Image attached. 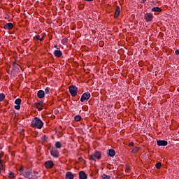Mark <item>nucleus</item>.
I'll return each instance as SVG.
<instances>
[{"instance_id": "1", "label": "nucleus", "mask_w": 179, "mask_h": 179, "mask_svg": "<svg viewBox=\"0 0 179 179\" xmlns=\"http://www.w3.org/2000/svg\"><path fill=\"white\" fill-rule=\"evenodd\" d=\"M44 125V123H43V121L40 120L38 117H34L32 119L31 122V127L32 128H37L38 129H41Z\"/></svg>"}, {"instance_id": "2", "label": "nucleus", "mask_w": 179, "mask_h": 179, "mask_svg": "<svg viewBox=\"0 0 179 179\" xmlns=\"http://www.w3.org/2000/svg\"><path fill=\"white\" fill-rule=\"evenodd\" d=\"M69 91L71 96H72V97H75L76 96H78V87L75 85H70L69 87Z\"/></svg>"}, {"instance_id": "3", "label": "nucleus", "mask_w": 179, "mask_h": 179, "mask_svg": "<svg viewBox=\"0 0 179 179\" xmlns=\"http://www.w3.org/2000/svg\"><path fill=\"white\" fill-rule=\"evenodd\" d=\"M101 157V153H100V152L99 151H96L94 154H92V155H90V159L95 162L96 159H98V160H99Z\"/></svg>"}, {"instance_id": "4", "label": "nucleus", "mask_w": 179, "mask_h": 179, "mask_svg": "<svg viewBox=\"0 0 179 179\" xmlns=\"http://www.w3.org/2000/svg\"><path fill=\"white\" fill-rule=\"evenodd\" d=\"M90 99V93L89 92H87L84 93L80 98L81 103H83V101H87Z\"/></svg>"}, {"instance_id": "5", "label": "nucleus", "mask_w": 179, "mask_h": 179, "mask_svg": "<svg viewBox=\"0 0 179 179\" xmlns=\"http://www.w3.org/2000/svg\"><path fill=\"white\" fill-rule=\"evenodd\" d=\"M144 20H145V22H152V20H153V14L150 13H146L144 15Z\"/></svg>"}, {"instance_id": "6", "label": "nucleus", "mask_w": 179, "mask_h": 179, "mask_svg": "<svg viewBox=\"0 0 179 179\" xmlns=\"http://www.w3.org/2000/svg\"><path fill=\"white\" fill-rule=\"evenodd\" d=\"M50 155L53 157H59V151H58V150H57L56 148H52L50 150Z\"/></svg>"}, {"instance_id": "7", "label": "nucleus", "mask_w": 179, "mask_h": 179, "mask_svg": "<svg viewBox=\"0 0 179 179\" xmlns=\"http://www.w3.org/2000/svg\"><path fill=\"white\" fill-rule=\"evenodd\" d=\"M45 167L46 169H52L54 167V162L52 160H48L45 162Z\"/></svg>"}, {"instance_id": "8", "label": "nucleus", "mask_w": 179, "mask_h": 179, "mask_svg": "<svg viewBox=\"0 0 179 179\" xmlns=\"http://www.w3.org/2000/svg\"><path fill=\"white\" fill-rule=\"evenodd\" d=\"M157 145H158V146H167V145H169V143L167 142V141L158 140L157 141Z\"/></svg>"}, {"instance_id": "9", "label": "nucleus", "mask_w": 179, "mask_h": 179, "mask_svg": "<svg viewBox=\"0 0 179 179\" xmlns=\"http://www.w3.org/2000/svg\"><path fill=\"white\" fill-rule=\"evenodd\" d=\"M3 29H5V30H11V29H13V24L11 22L6 23L3 26Z\"/></svg>"}, {"instance_id": "10", "label": "nucleus", "mask_w": 179, "mask_h": 179, "mask_svg": "<svg viewBox=\"0 0 179 179\" xmlns=\"http://www.w3.org/2000/svg\"><path fill=\"white\" fill-rule=\"evenodd\" d=\"M54 55L57 57V58H61V57H62V52L59 50H55L54 51Z\"/></svg>"}, {"instance_id": "11", "label": "nucleus", "mask_w": 179, "mask_h": 179, "mask_svg": "<svg viewBox=\"0 0 179 179\" xmlns=\"http://www.w3.org/2000/svg\"><path fill=\"white\" fill-rule=\"evenodd\" d=\"M107 155H109L110 157H114L115 156V150L113 149L107 150L106 152Z\"/></svg>"}, {"instance_id": "12", "label": "nucleus", "mask_w": 179, "mask_h": 179, "mask_svg": "<svg viewBox=\"0 0 179 179\" xmlns=\"http://www.w3.org/2000/svg\"><path fill=\"white\" fill-rule=\"evenodd\" d=\"M30 179H38V172L34 171L31 172Z\"/></svg>"}, {"instance_id": "13", "label": "nucleus", "mask_w": 179, "mask_h": 179, "mask_svg": "<svg viewBox=\"0 0 179 179\" xmlns=\"http://www.w3.org/2000/svg\"><path fill=\"white\" fill-rule=\"evenodd\" d=\"M79 178L80 179H87V175H86V173H85V171H81L79 172Z\"/></svg>"}, {"instance_id": "14", "label": "nucleus", "mask_w": 179, "mask_h": 179, "mask_svg": "<svg viewBox=\"0 0 179 179\" xmlns=\"http://www.w3.org/2000/svg\"><path fill=\"white\" fill-rule=\"evenodd\" d=\"M45 95V92L43 90H39L37 93V96L38 99H44V96Z\"/></svg>"}, {"instance_id": "15", "label": "nucleus", "mask_w": 179, "mask_h": 179, "mask_svg": "<svg viewBox=\"0 0 179 179\" xmlns=\"http://www.w3.org/2000/svg\"><path fill=\"white\" fill-rule=\"evenodd\" d=\"M42 106H43V101H39L35 103V106L36 107V108H38V111H41V110H43V108H41Z\"/></svg>"}, {"instance_id": "16", "label": "nucleus", "mask_w": 179, "mask_h": 179, "mask_svg": "<svg viewBox=\"0 0 179 179\" xmlns=\"http://www.w3.org/2000/svg\"><path fill=\"white\" fill-rule=\"evenodd\" d=\"M25 178L30 179L31 176V171H25L23 173Z\"/></svg>"}, {"instance_id": "17", "label": "nucleus", "mask_w": 179, "mask_h": 179, "mask_svg": "<svg viewBox=\"0 0 179 179\" xmlns=\"http://www.w3.org/2000/svg\"><path fill=\"white\" fill-rule=\"evenodd\" d=\"M120 6H117L116 7V10L115 12V15H114V17L115 19H117V17H118L120 16Z\"/></svg>"}, {"instance_id": "18", "label": "nucleus", "mask_w": 179, "mask_h": 179, "mask_svg": "<svg viewBox=\"0 0 179 179\" xmlns=\"http://www.w3.org/2000/svg\"><path fill=\"white\" fill-rule=\"evenodd\" d=\"M66 179H73V174L72 172L66 173Z\"/></svg>"}, {"instance_id": "19", "label": "nucleus", "mask_w": 179, "mask_h": 179, "mask_svg": "<svg viewBox=\"0 0 179 179\" xmlns=\"http://www.w3.org/2000/svg\"><path fill=\"white\" fill-rule=\"evenodd\" d=\"M152 12H162V9L159 7H154L152 8Z\"/></svg>"}, {"instance_id": "20", "label": "nucleus", "mask_w": 179, "mask_h": 179, "mask_svg": "<svg viewBox=\"0 0 179 179\" xmlns=\"http://www.w3.org/2000/svg\"><path fill=\"white\" fill-rule=\"evenodd\" d=\"M55 148H56L57 149H61V148H62V145H61V143H60V142L57 141V142L55 143Z\"/></svg>"}, {"instance_id": "21", "label": "nucleus", "mask_w": 179, "mask_h": 179, "mask_svg": "<svg viewBox=\"0 0 179 179\" xmlns=\"http://www.w3.org/2000/svg\"><path fill=\"white\" fill-rule=\"evenodd\" d=\"M74 120H75V121H77V122L80 121V120H82V116H80L79 115H76L74 117Z\"/></svg>"}, {"instance_id": "22", "label": "nucleus", "mask_w": 179, "mask_h": 179, "mask_svg": "<svg viewBox=\"0 0 179 179\" xmlns=\"http://www.w3.org/2000/svg\"><path fill=\"white\" fill-rule=\"evenodd\" d=\"M8 178H10V179L15 178V173H13V172H10L8 173Z\"/></svg>"}, {"instance_id": "23", "label": "nucleus", "mask_w": 179, "mask_h": 179, "mask_svg": "<svg viewBox=\"0 0 179 179\" xmlns=\"http://www.w3.org/2000/svg\"><path fill=\"white\" fill-rule=\"evenodd\" d=\"M20 103H22V99H15V104L20 106Z\"/></svg>"}, {"instance_id": "24", "label": "nucleus", "mask_w": 179, "mask_h": 179, "mask_svg": "<svg viewBox=\"0 0 179 179\" xmlns=\"http://www.w3.org/2000/svg\"><path fill=\"white\" fill-rule=\"evenodd\" d=\"M138 150H139V148L135 147V148L131 150V153H137Z\"/></svg>"}, {"instance_id": "25", "label": "nucleus", "mask_w": 179, "mask_h": 179, "mask_svg": "<svg viewBox=\"0 0 179 179\" xmlns=\"http://www.w3.org/2000/svg\"><path fill=\"white\" fill-rule=\"evenodd\" d=\"M155 167H156V169H161V168H162V164H161V162H157V163L155 164Z\"/></svg>"}, {"instance_id": "26", "label": "nucleus", "mask_w": 179, "mask_h": 179, "mask_svg": "<svg viewBox=\"0 0 179 179\" xmlns=\"http://www.w3.org/2000/svg\"><path fill=\"white\" fill-rule=\"evenodd\" d=\"M101 177L103 179H111V177H110L106 174L102 175Z\"/></svg>"}, {"instance_id": "27", "label": "nucleus", "mask_w": 179, "mask_h": 179, "mask_svg": "<svg viewBox=\"0 0 179 179\" xmlns=\"http://www.w3.org/2000/svg\"><path fill=\"white\" fill-rule=\"evenodd\" d=\"M5 99L4 94H0V101H2Z\"/></svg>"}, {"instance_id": "28", "label": "nucleus", "mask_w": 179, "mask_h": 179, "mask_svg": "<svg viewBox=\"0 0 179 179\" xmlns=\"http://www.w3.org/2000/svg\"><path fill=\"white\" fill-rule=\"evenodd\" d=\"M48 139V138H47L46 136H43L41 137V140L43 141V142H45V141H47Z\"/></svg>"}, {"instance_id": "29", "label": "nucleus", "mask_w": 179, "mask_h": 179, "mask_svg": "<svg viewBox=\"0 0 179 179\" xmlns=\"http://www.w3.org/2000/svg\"><path fill=\"white\" fill-rule=\"evenodd\" d=\"M66 43H68V39L67 38H63L62 40V44H66Z\"/></svg>"}, {"instance_id": "30", "label": "nucleus", "mask_w": 179, "mask_h": 179, "mask_svg": "<svg viewBox=\"0 0 179 179\" xmlns=\"http://www.w3.org/2000/svg\"><path fill=\"white\" fill-rule=\"evenodd\" d=\"M82 108H83V111H87L89 108L86 106H83Z\"/></svg>"}, {"instance_id": "31", "label": "nucleus", "mask_w": 179, "mask_h": 179, "mask_svg": "<svg viewBox=\"0 0 179 179\" xmlns=\"http://www.w3.org/2000/svg\"><path fill=\"white\" fill-rule=\"evenodd\" d=\"M45 93L46 94H48V93H50V88L47 87L45 89Z\"/></svg>"}, {"instance_id": "32", "label": "nucleus", "mask_w": 179, "mask_h": 179, "mask_svg": "<svg viewBox=\"0 0 179 179\" xmlns=\"http://www.w3.org/2000/svg\"><path fill=\"white\" fill-rule=\"evenodd\" d=\"M15 110H20V105H16L15 106Z\"/></svg>"}, {"instance_id": "33", "label": "nucleus", "mask_w": 179, "mask_h": 179, "mask_svg": "<svg viewBox=\"0 0 179 179\" xmlns=\"http://www.w3.org/2000/svg\"><path fill=\"white\" fill-rule=\"evenodd\" d=\"M35 38L36 40H40V35H36Z\"/></svg>"}, {"instance_id": "34", "label": "nucleus", "mask_w": 179, "mask_h": 179, "mask_svg": "<svg viewBox=\"0 0 179 179\" xmlns=\"http://www.w3.org/2000/svg\"><path fill=\"white\" fill-rule=\"evenodd\" d=\"M134 142H131V143H129V146H134Z\"/></svg>"}, {"instance_id": "35", "label": "nucleus", "mask_w": 179, "mask_h": 179, "mask_svg": "<svg viewBox=\"0 0 179 179\" xmlns=\"http://www.w3.org/2000/svg\"><path fill=\"white\" fill-rule=\"evenodd\" d=\"M175 54H176V55H179V50H176L175 51Z\"/></svg>"}, {"instance_id": "36", "label": "nucleus", "mask_w": 179, "mask_h": 179, "mask_svg": "<svg viewBox=\"0 0 179 179\" xmlns=\"http://www.w3.org/2000/svg\"><path fill=\"white\" fill-rule=\"evenodd\" d=\"M44 40V36H43L42 38H39V41H43Z\"/></svg>"}, {"instance_id": "37", "label": "nucleus", "mask_w": 179, "mask_h": 179, "mask_svg": "<svg viewBox=\"0 0 179 179\" xmlns=\"http://www.w3.org/2000/svg\"><path fill=\"white\" fill-rule=\"evenodd\" d=\"M24 170V169L23 168V166H22V167L20 169V171H21V172H22Z\"/></svg>"}, {"instance_id": "38", "label": "nucleus", "mask_w": 179, "mask_h": 179, "mask_svg": "<svg viewBox=\"0 0 179 179\" xmlns=\"http://www.w3.org/2000/svg\"><path fill=\"white\" fill-rule=\"evenodd\" d=\"M3 156V152L0 153V159H2Z\"/></svg>"}, {"instance_id": "39", "label": "nucleus", "mask_w": 179, "mask_h": 179, "mask_svg": "<svg viewBox=\"0 0 179 179\" xmlns=\"http://www.w3.org/2000/svg\"><path fill=\"white\" fill-rule=\"evenodd\" d=\"M84 1H85L87 2H93V0H84Z\"/></svg>"}, {"instance_id": "40", "label": "nucleus", "mask_w": 179, "mask_h": 179, "mask_svg": "<svg viewBox=\"0 0 179 179\" xmlns=\"http://www.w3.org/2000/svg\"><path fill=\"white\" fill-rule=\"evenodd\" d=\"M3 161L0 159V164L2 166Z\"/></svg>"}, {"instance_id": "41", "label": "nucleus", "mask_w": 179, "mask_h": 179, "mask_svg": "<svg viewBox=\"0 0 179 179\" xmlns=\"http://www.w3.org/2000/svg\"><path fill=\"white\" fill-rule=\"evenodd\" d=\"M146 2V0H142V3H145Z\"/></svg>"}, {"instance_id": "42", "label": "nucleus", "mask_w": 179, "mask_h": 179, "mask_svg": "<svg viewBox=\"0 0 179 179\" xmlns=\"http://www.w3.org/2000/svg\"><path fill=\"white\" fill-rule=\"evenodd\" d=\"M55 48H57L58 49V45H55Z\"/></svg>"}, {"instance_id": "43", "label": "nucleus", "mask_w": 179, "mask_h": 179, "mask_svg": "<svg viewBox=\"0 0 179 179\" xmlns=\"http://www.w3.org/2000/svg\"><path fill=\"white\" fill-rule=\"evenodd\" d=\"M15 114V115H19V113H14Z\"/></svg>"}, {"instance_id": "44", "label": "nucleus", "mask_w": 179, "mask_h": 179, "mask_svg": "<svg viewBox=\"0 0 179 179\" xmlns=\"http://www.w3.org/2000/svg\"><path fill=\"white\" fill-rule=\"evenodd\" d=\"M99 114H100V113H96L95 115H99Z\"/></svg>"}, {"instance_id": "45", "label": "nucleus", "mask_w": 179, "mask_h": 179, "mask_svg": "<svg viewBox=\"0 0 179 179\" xmlns=\"http://www.w3.org/2000/svg\"><path fill=\"white\" fill-rule=\"evenodd\" d=\"M80 113H82V110H80Z\"/></svg>"}, {"instance_id": "46", "label": "nucleus", "mask_w": 179, "mask_h": 179, "mask_svg": "<svg viewBox=\"0 0 179 179\" xmlns=\"http://www.w3.org/2000/svg\"><path fill=\"white\" fill-rule=\"evenodd\" d=\"M0 173H1V168H0Z\"/></svg>"}, {"instance_id": "47", "label": "nucleus", "mask_w": 179, "mask_h": 179, "mask_svg": "<svg viewBox=\"0 0 179 179\" xmlns=\"http://www.w3.org/2000/svg\"><path fill=\"white\" fill-rule=\"evenodd\" d=\"M0 149H2V148H0Z\"/></svg>"}]
</instances>
